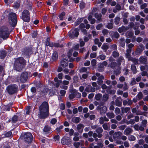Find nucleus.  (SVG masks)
<instances>
[{
    "label": "nucleus",
    "instance_id": "nucleus-1",
    "mask_svg": "<svg viewBox=\"0 0 148 148\" xmlns=\"http://www.w3.org/2000/svg\"><path fill=\"white\" fill-rule=\"evenodd\" d=\"M39 117L41 119L46 118L49 114V106L46 102H43L39 107Z\"/></svg>",
    "mask_w": 148,
    "mask_h": 148
},
{
    "label": "nucleus",
    "instance_id": "nucleus-12",
    "mask_svg": "<svg viewBox=\"0 0 148 148\" xmlns=\"http://www.w3.org/2000/svg\"><path fill=\"white\" fill-rule=\"evenodd\" d=\"M62 84H61L60 86V88H63L64 89L66 90L68 88V86H66L69 84V82L67 80H64L63 82L61 81Z\"/></svg>",
    "mask_w": 148,
    "mask_h": 148
},
{
    "label": "nucleus",
    "instance_id": "nucleus-41",
    "mask_svg": "<svg viewBox=\"0 0 148 148\" xmlns=\"http://www.w3.org/2000/svg\"><path fill=\"white\" fill-rule=\"evenodd\" d=\"M18 119V117L16 115L14 116L12 118V123H14L16 122Z\"/></svg>",
    "mask_w": 148,
    "mask_h": 148
},
{
    "label": "nucleus",
    "instance_id": "nucleus-7",
    "mask_svg": "<svg viewBox=\"0 0 148 148\" xmlns=\"http://www.w3.org/2000/svg\"><path fill=\"white\" fill-rule=\"evenodd\" d=\"M21 18L25 22H28L30 20L29 13L28 11L24 10L23 12Z\"/></svg>",
    "mask_w": 148,
    "mask_h": 148
},
{
    "label": "nucleus",
    "instance_id": "nucleus-18",
    "mask_svg": "<svg viewBox=\"0 0 148 148\" xmlns=\"http://www.w3.org/2000/svg\"><path fill=\"white\" fill-rule=\"evenodd\" d=\"M128 29V28L127 27H126L125 26H123L119 28L118 29V31L119 33H121L125 32Z\"/></svg>",
    "mask_w": 148,
    "mask_h": 148
},
{
    "label": "nucleus",
    "instance_id": "nucleus-45",
    "mask_svg": "<svg viewBox=\"0 0 148 148\" xmlns=\"http://www.w3.org/2000/svg\"><path fill=\"white\" fill-rule=\"evenodd\" d=\"M83 20V19L82 18H81L78 20L75 23V25H77L82 21Z\"/></svg>",
    "mask_w": 148,
    "mask_h": 148
},
{
    "label": "nucleus",
    "instance_id": "nucleus-28",
    "mask_svg": "<svg viewBox=\"0 0 148 148\" xmlns=\"http://www.w3.org/2000/svg\"><path fill=\"white\" fill-rule=\"evenodd\" d=\"M112 55L114 58H116L119 56V53L117 51H114L112 53Z\"/></svg>",
    "mask_w": 148,
    "mask_h": 148
},
{
    "label": "nucleus",
    "instance_id": "nucleus-32",
    "mask_svg": "<svg viewBox=\"0 0 148 148\" xmlns=\"http://www.w3.org/2000/svg\"><path fill=\"white\" fill-rule=\"evenodd\" d=\"M107 116L110 119L114 118V115L113 113H108L107 114Z\"/></svg>",
    "mask_w": 148,
    "mask_h": 148
},
{
    "label": "nucleus",
    "instance_id": "nucleus-27",
    "mask_svg": "<svg viewBox=\"0 0 148 148\" xmlns=\"http://www.w3.org/2000/svg\"><path fill=\"white\" fill-rule=\"evenodd\" d=\"M116 10L114 9L113 10V11L115 13L117 12V10H121V7L119 5H117L116 6Z\"/></svg>",
    "mask_w": 148,
    "mask_h": 148
},
{
    "label": "nucleus",
    "instance_id": "nucleus-60",
    "mask_svg": "<svg viewBox=\"0 0 148 148\" xmlns=\"http://www.w3.org/2000/svg\"><path fill=\"white\" fill-rule=\"evenodd\" d=\"M63 76V74L62 73H59L58 75V76L59 79H62Z\"/></svg>",
    "mask_w": 148,
    "mask_h": 148
},
{
    "label": "nucleus",
    "instance_id": "nucleus-23",
    "mask_svg": "<svg viewBox=\"0 0 148 148\" xmlns=\"http://www.w3.org/2000/svg\"><path fill=\"white\" fill-rule=\"evenodd\" d=\"M121 109L122 110V112L123 113H126L130 110V108L128 107L125 108H122Z\"/></svg>",
    "mask_w": 148,
    "mask_h": 148
},
{
    "label": "nucleus",
    "instance_id": "nucleus-34",
    "mask_svg": "<svg viewBox=\"0 0 148 148\" xmlns=\"http://www.w3.org/2000/svg\"><path fill=\"white\" fill-rule=\"evenodd\" d=\"M78 135V133H75L74 134V135L75 136L73 138V140L75 141H77L79 140V138L77 136V135Z\"/></svg>",
    "mask_w": 148,
    "mask_h": 148
},
{
    "label": "nucleus",
    "instance_id": "nucleus-64",
    "mask_svg": "<svg viewBox=\"0 0 148 148\" xmlns=\"http://www.w3.org/2000/svg\"><path fill=\"white\" fill-rule=\"evenodd\" d=\"M80 143H79L75 142L74 143L73 145H74V146L76 148H77L79 147V146L80 145Z\"/></svg>",
    "mask_w": 148,
    "mask_h": 148
},
{
    "label": "nucleus",
    "instance_id": "nucleus-9",
    "mask_svg": "<svg viewBox=\"0 0 148 148\" xmlns=\"http://www.w3.org/2000/svg\"><path fill=\"white\" fill-rule=\"evenodd\" d=\"M61 143L64 145L69 144L71 143V140L69 137H64L62 139Z\"/></svg>",
    "mask_w": 148,
    "mask_h": 148
},
{
    "label": "nucleus",
    "instance_id": "nucleus-57",
    "mask_svg": "<svg viewBox=\"0 0 148 148\" xmlns=\"http://www.w3.org/2000/svg\"><path fill=\"white\" fill-rule=\"evenodd\" d=\"M74 120L73 122L76 123H78L79 121V118L78 117H76L73 119Z\"/></svg>",
    "mask_w": 148,
    "mask_h": 148
},
{
    "label": "nucleus",
    "instance_id": "nucleus-58",
    "mask_svg": "<svg viewBox=\"0 0 148 148\" xmlns=\"http://www.w3.org/2000/svg\"><path fill=\"white\" fill-rule=\"evenodd\" d=\"M112 34H113V36L114 37H119V34L117 32H112Z\"/></svg>",
    "mask_w": 148,
    "mask_h": 148
},
{
    "label": "nucleus",
    "instance_id": "nucleus-43",
    "mask_svg": "<svg viewBox=\"0 0 148 148\" xmlns=\"http://www.w3.org/2000/svg\"><path fill=\"white\" fill-rule=\"evenodd\" d=\"M79 6L81 9H83L85 6V3L83 1L81 2L80 3Z\"/></svg>",
    "mask_w": 148,
    "mask_h": 148
},
{
    "label": "nucleus",
    "instance_id": "nucleus-33",
    "mask_svg": "<svg viewBox=\"0 0 148 148\" xmlns=\"http://www.w3.org/2000/svg\"><path fill=\"white\" fill-rule=\"evenodd\" d=\"M96 75L98 77V80H102L104 79L103 76L101 75L100 76V73H96Z\"/></svg>",
    "mask_w": 148,
    "mask_h": 148
},
{
    "label": "nucleus",
    "instance_id": "nucleus-40",
    "mask_svg": "<svg viewBox=\"0 0 148 148\" xmlns=\"http://www.w3.org/2000/svg\"><path fill=\"white\" fill-rule=\"evenodd\" d=\"M120 21V18L119 17H116L115 19L114 23L116 25L119 24Z\"/></svg>",
    "mask_w": 148,
    "mask_h": 148
},
{
    "label": "nucleus",
    "instance_id": "nucleus-11",
    "mask_svg": "<svg viewBox=\"0 0 148 148\" xmlns=\"http://www.w3.org/2000/svg\"><path fill=\"white\" fill-rule=\"evenodd\" d=\"M103 105V104L102 105H99L97 107V108L100 110V112L101 114L105 113L107 110L106 107Z\"/></svg>",
    "mask_w": 148,
    "mask_h": 148
},
{
    "label": "nucleus",
    "instance_id": "nucleus-50",
    "mask_svg": "<svg viewBox=\"0 0 148 148\" xmlns=\"http://www.w3.org/2000/svg\"><path fill=\"white\" fill-rule=\"evenodd\" d=\"M60 136L59 135L56 136L54 137V139L55 141H56L57 142H58L59 141Z\"/></svg>",
    "mask_w": 148,
    "mask_h": 148
},
{
    "label": "nucleus",
    "instance_id": "nucleus-22",
    "mask_svg": "<svg viewBox=\"0 0 148 148\" xmlns=\"http://www.w3.org/2000/svg\"><path fill=\"white\" fill-rule=\"evenodd\" d=\"M95 18L97 19V21L99 22L101 21V14H95Z\"/></svg>",
    "mask_w": 148,
    "mask_h": 148
},
{
    "label": "nucleus",
    "instance_id": "nucleus-13",
    "mask_svg": "<svg viewBox=\"0 0 148 148\" xmlns=\"http://www.w3.org/2000/svg\"><path fill=\"white\" fill-rule=\"evenodd\" d=\"M94 88L92 87L90 85L88 86L85 89V91L88 92H93L95 91Z\"/></svg>",
    "mask_w": 148,
    "mask_h": 148
},
{
    "label": "nucleus",
    "instance_id": "nucleus-31",
    "mask_svg": "<svg viewBox=\"0 0 148 148\" xmlns=\"http://www.w3.org/2000/svg\"><path fill=\"white\" fill-rule=\"evenodd\" d=\"M139 61L141 63H145L146 62V59L145 58L141 57L140 58Z\"/></svg>",
    "mask_w": 148,
    "mask_h": 148
},
{
    "label": "nucleus",
    "instance_id": "nucleus-14",
    "mask_svg": "<svg viewBox=\"0 0 148 148\" xmlns=\"http://www.w3.org/2000/svg\"><path fill=\"white\" fill-rule=\"evenodd\" d=\"M109 60L111 62L110 64H109V66L111 68H114L116 65V63L113 62L114 60V59L111 57L110 58Z\"/></svg>",
    "mask_w": 148,
    "mask_h": 148
},
{
    "label": "nucleus",
    "instance_id": "nucleus-56",
    "mask_svg": "<svg viewBox=\"0 0 148 148\" xmlns=\"http://www.w3.org/2000/svg\"><path fill=\"white\" fill-rule=\"evenodd\" d=\"M57 122V120L55 118H53L51 121V123L52 124H54Z\"/></svg>",
    "mask_w": 148,
    "mask_h": 148
},
{
    "label": "nucleus",
    "instance_id": "nucleus-53",
    "mask_svg": "<svg viewBox=\"0 0 148 148\" xmlns=\"http://www.w3.org/2000/svg\"><path fill=\"white\" fill-rule=\"evenodd\" d=\"M30 106H28L26 109V114H29L30 112Z\"/></svg>",
    "mask_w": 148,
    "mask_h": 148
},
{
    "label": "nucleus",
    "instance_id": "nucleus-36",
    "mask_svg": "<svg viewBox=\"0 0 148 148\" xmlns=\"http://www.w3.org/2000/svg\"><path fill=\"white\" fill-rule=\"evenodd\" d=\"M131 69L133 72L135 73L136 72V69L135 65L134 64L132 65L131 66Z\"/></svg>",
    "mask_w": 148,
    "mask_h": 148
},
{
    "label": "nucleus",
    "instance_id": "nucleus-49",
    "mask_svg": "<svg viewBox=\"0 0 148 148\" xmlns=\"http://www.w3.org/2000/svg\"><path fill=\"white\" fill-rule=\"evenodd\" d=\"M75 96V94L71 93L69 95V98L71 100L73 99Z\"/></svg>",
    "mask_w": 148,
    "mask_h": 148
},
{
    "label": "nucleus",
    "instance_id": "nucleus-25",
    "mask_svg": "<svg viewBox=\"0 0 148 148\" xmlns=\"http://www.w3.org/2000/svg\"><path fill=\"white\" fill-rule=\"evenodd\" d=\"M99 140L100 141V143H99L98 144V146H95L94 147V148H101L102 146H103V144H102V140L100 139Z\"/></svg>",
    "mask_w": 148,
    "mask_h": 148
},
{
    "label": "nucleus",
    "instance_id": "nucleus-29",
    "mask_svg": "<svg viewBox=\"0 0 148 148\" xmlns=\"http://www.w3.org/2000/svg\"><path fill=\"white\" fill-rule=\"evenodd\" d=\"M65 14L64 12H62L61 14H60L59 16V18L60 20H63Z\"/></svg>",
    "mask_w": 148,
    "mask_h": 148
},
{
    "label": "nucleus",
    "instance_id": "nucleus-35",
    "mask_svg": "<svg viewBox=\"0 0 148 148\" xmlns=\"http://www.w3.org/2000/svg\"><path fill=\"white\" fill-rule=\"evenodd\" d=\"M128 139L130 141H134L136 139V137L133 135H131L128 137Z\"/></svg>",
    "mask_w": 148,
    "mask_h": 148
},
{
    "label": "nucleus",
    "instance_id": "nucleus-48",
    "mask_svg": "<svg viewBox=\"0 0 148 148\" xmlns=\"http://www.w3.org/2000/svg\"><path fill=\"white\" fill-rule=\"evenodd\" d=\"M106 27L109 29H111L113 27L112 24V23H109L107 25Z\"/></svg>",
    "mask_w": 148,
    "mask_h": 148
},
{
    "label": "nucleus",
    "instance_id": "nucleus-46",
    "mask_svg": "<svg viewBox=\"0 0 148 148\" xmlns=\"http://www.w3.org/2000/svg\"><path fill=\"white\" fill-rule=\"evenodd\" d=\"M108 96L107 94H105L103 97V100L106 101L108 99Z\"/></svg>",
    "mask_w": 148,
    "mask_h": 148
},
{
    "label": "nucleus",
    "instance_id": "nucleus-24",
    "mask_svg": "<svg viewBox=\"0 0 148 148\" xmlns=\"http://www.w3.org/2000/svg\"><path fill=\"white\" fill-rule=\"evenodd\" d=\"M121 99L118 98L116 100L115 104L116 106H120L122 104V102L120 101Z\"/></svg>",
    "mask_w": 148,
    "mask_h": 148
},
{
    "label": "nucleus",
    "instance_id": "nucleus-63",
    "mask_svg": "<svg viewBox=\"0 0 148 148\" xmlns=\"http://www.w3.org/2000/svg\"><path fill=\"white\" fill-rule=\"evenodd\" d=\"M12 134V132H8L5 134V136L6 137H9Z\"/></svg>",
    "mask_w": 148,
    "mask_h": 148
},
{
    "label": "nucleus",
    "instance_id": "nucleus-52",
    "mask_svg": "<svg viewBox=\"0 0 148 148\" xmlns=\"http://www.w3.org/2000/svg\"><path fill=\"white\" fill-rule=\"evenodd\" d=\"M32 37H35L37 35V33L36 31H34L32 33Z\"/></svg>",
    "mask_w": 148,
    "mask_h": 148
},
{
    "label": "nucleus",
    "instance_id": "nucleus-6",
    "mask_svg": "<svg viewBox=\"0 0 148 148\" xmlns=\"http://www.w3.org/2000/svg\"><path fill=\"white\" fill-rule=\"evenodd\" d=\"M17 88V86L16 85H12L8 86L7 90L9 94H12L16 92Z\"/></svg>",
    "mask_w": 148,
    "mask_h": 148
},
{
    "label": "nucleus",
    "instance_id": "nucleus-51",
    "mask_svg": "<svg viewBox=\"0 0 148 148\" xmlns=\"http://www.w3.org/2000/svg\"><path fill=\"white\" fill-rule=\"evenodd\" d=\"M126 58L128 59L129 60H130L132 58L130 56V53H127L125 54Z\"/></svg>",
    "mask_w": 148,
    "mask_h": 148
},
{
    "label": "nucleus",
    "instance_id": "nucleus-61",
    "mask_svg": "<svg viewBox=\"0 0 148 148\" xmlns=\"http://www.w3.org/2000/svg\"><path fill=\"white\" fill-rule=\"evenodd\" d=\"M64 78L68 80H70L71 79V78L70 76L68 75H65L64 76Z\"/></svg>",
    "mask_w": 148,
    "mask_h": 148
},
{
    "label": "nucleus",
    "instance_id": "nucleus-54",
    "mask_svg": "<svg viewBox=\"0 0 148 148\" xmlns=\"http://www.w3.org/2000/svg\"><path fill=\"white\" fill-rule=\"evenodd\" d=\"M115 112L117 114H119L120 112V109L118 108H116L115 110Z\"/></svg>",
    "mask_w": 148,
    "mask_h": 148
},
{
    "label": "nucleus",
    "instance_id": "nucleus-47",
    "mask_svg": "<svg viewBox=\"0 0 148 148\" xmlns=\"http://www.w3.org/2000/svg\"><path fill=\"white\" fill-rule=\"evenodd\" d=\"M127 35L129 37H132L133 35V32L132 31L128 32L127 33Z\"/></svg>",
    "mask_w": 148,
    "mask_h": 148
},
{
    "label": "nucleus",
    "instance_id": "nucleus-15",
    "mask_svg": "<svg viewBox=\"0 0 148 148\" xmlns=\"http://www.w3.org/2000/svg\"><path fill=\"white\" fill-rule=\"evenodd\" d=\"M68 61L66 59H64L60 62V65L63 67L65 68L68 65Z\"/></svg>",
    "mask_w": 148,
    "mask_h": 148
},
{
    "label": "nucleus",
    "instance_id": "nucleus-21",
    "mask_svg": "<svg viewBox=\"0 0 148 148\" xmlns=\"http://www.w3.org/2000/svg\"><path fill=\"white\" fill-rule=\"evenodd\" d=\"M58 57V55L57 52L56 51H55L53 54L52 58L53 60H57Z\"/></svg>",
    "mask_w": 148,
    "mask_h": 148
},
{
    "label": "nucleus",
    "instance_id": "nucleus-38",
    "mask_svg": "<svg viewBox=\"0 0 148 148\" xmlns=\"http://www.w3.org/2000/svg\"><path fill=\"white\" fill-rule=\"evenodd\" d=\"M106 57L105 55H101L98 56V58L101 60H104Z\"/></svg>",
    "mask_w": 148,
    "mask_h": 148
},
{
    "label": "nucleus",
    "instance_id": "nucleus-42",
    "mask_svg": "<svg viewBox=\"0 0 148 148\" xmlns=\"http://www.w3.org/2000/svg\"><path fill=\"white\" fill-rule=\"evenodd\" d=\"M103 131V130L101 127L98 128L96 130V132L98 134L102 133Z\"/></svg>",
    "mask_w": 148,
    "mask_h": 148
},
{
    "label": "nucleus",
    "instance_id": "nucleus-62",
    "mask_svg": "<svg viewBox=\"0 0 148 148\" xmlns=\"http://www.w3.org/2000/svg\"><path fill=\"white\" fill-rule=\"evenodd\" d=\"M96 53H92L90 54V56L91 58H94L96 56Z\"/></svg>",
    "mask_w": 148,
    "mask_h": 148
},
{
    "label": "nucleus",
    "instance_id": "nucleus-39",
    "mask_svg": "<svg viewBox=\"0 0 148 148\" xmlns=\"http://www.w3.org/2000/svg\"><path fill=\"white\" fill-rule=\"evenodd\" d=\"M50 130V127L48 126H47L45 127L43 130L44 132H47L49 131Z\"/></svg>",
    "mask_w": 148,
    "mask_h": 148
},
{
    "label": "nucleus",
    "instance_id": "nucleus-44",
    "mask_svg": "<svg viewBox=\"0 0 148 148\" xmlns=\"http://www.w3.org/2000/svg\"><path fill=\"white\" fill-rule=\"evenodd\" d=\"M73 52V50L72 49H70L68 53V56L69 58H70V57L72 55V53Z\"/></svg>",
    "mask_w": 148,
    "mask_h": 148
},
{
    "label": "nucleus",
    "instance_id": "nucleus-2",
    "mask_svg": "<svg viewBox=\"0 0 148 148\" xmlns=\"http://www.w3.org/2000/svg\"><path fill=\"white\" fill-rule=\"evenodd\" d=\"M13 29V28L10 27L3 26L0 29V37H8Z\"/></svg>",
    "mask_w": 148,
    "mask_h": 148
},
{
    "label": "nucleus",
    "instance_id": "nucleus-5",
    "mask_svg": "<svg viewBox=\"0 0 148 148\" xmlns=\"http://www.w3.org/2000/svg\"><path fill=\"white\" fill-rule=\"evenodd\" d=\"M28 77V74L26 72L23 73L20 77H18L17 78V81L18 82H26Z\"/></svg>",
    "mask_w": 148,
    "mask_h": 148
},
{
    "label": "nucleus",
    "instance_id": "nucleus-19",
    "mask_svg": "<svg viewBox=\"0 0 148 148\" xmlns=\"http://www.w3.org/2000/svg\"><path fill=\"white\" fill-rule=\"evenodd\" d=\"M84 127V126L81 124H79L77 126V129L79 132H82Z\"/></svg>",
    "mask_w": 148,
    "mask_h": 148
},
{
    "label": "nucleus",
    "instance_id": "nucleus-17",
    "mask_svg": "<svg viewBox=\"0 0 148 148\" xmlns=\"http://www.w3.org/2000/svg\"><path fill=\"white\" fill-rule=\"evenodd\" d=\"M133 132L132 129L129 127L127 128L124 131V134H125L127 135H129Z\"/></svg>",
    "mask_w": 148,
    "mask_h": 148
},
{
    "label": "nucleus",
    "instance_id": "nucleus-10",
    "mask_svg": "<svg viewBox=\"0 0 148 148\" xmlns=\"http://www.w3.org/2000/svg\"><path fill=\"white\" fill-rule=\"evenodd\" d=\"M78 31L77 29H75L73 30L70 31L69 33V36L72 37H77L78 36Z\"/></svg>",
    "mask_w": 148,
    "mask_h": 148
},
{
    "label": "nucleus",
    "instance_id": "nucleus-37",
    "mask_svg": "<svg viewBox=\"0 0 148 148\" xmlns=\"http://www.w3.org/2000/svg\"><path fill=\"white\" fill-rule=\"evenodd\" d=\"M143 97V94L141 92H140L137 95V98L138 100H139L142 98Z\"/></svg>",
    "mask_w": 148,
    "mask_h": 148
},
{
    "label": "nucleus",
    "instance_id": "nucleus-30",
    "mask_svg": "<svg viewBox=\"0 0 148 148\" xmlns=\"http://www.w3.org/2000/svg\"><path fill=\"white\" fill-rule=\"evenodd\" d=\"M98 70L100 72H102L104 70V66L102 64H99Z\"/></svg>",
    "mask_w": 148,
    "mask_h": 148
},
{
    "label": "nucleus",
    "instance_id": "nucleus-8",
    "mask_svg": "<svg viewBox=\"0 0 148 148\" xmlns=\"http://www.w3.org/2000/svg\"><path fill=\"white\" fill-rule=\"evenodd\" d=\"M24 139L25 141L30 143L32 140V134L29 132L25 133L24 135Z\"/></svg>",
    "mask_w": 148,
    "mask_h": 148
},
{
    "label": "nucleus",
    "instance_id": "nucleus-4",
    "mask_svg": "<svg viewBox=\"0 0 148 148\" xmlns=\"http://www.w3.org/2000/svg\"><path fill=\"white\" fill-rule=\"evenodd\" d=\"M9 22L10 24L13 27H15L17 23L16 14L14 13H10L9 14Z\"/></svg>",
    "mask_w": 148,
    "mask_h": 148
},
{
    "label": "nucleus",
    "instance_id": "nucleus-26",
    "mask_svg": "<svg viewBox=\"0 0 148 148\" xmlns=\"http://www.w3.org/2000/svg\"><path fill=\"white\" fill-rule=\"evenodd\" d=\"M102 95L101 94H96L95 97V98L97 100H99L102 97Z\"/></svg>",
    "mask_w": 148,
    "mask_h": 148
},
{
    "label": "nucleus",
    "instance_id": "nucleus-3",
    "mask_svg": "<svg viewBox=\"0 0 148 148\" xmlns=\"http://www.w3.org/2000/svg\"><path fill=\"white\" fill-rule=\"evenodd\" d=\"M25 61L22 57H20L16 60L14 67L15 70L18 71H20L23 67Z\"/></svg>",
    "mask_w": 148,
    "mask_h": 148
},
{
    "label": "nucleus",
    "instance_id": "nucleus-55",
    "mask_svg": "<svg viewBox=\"0 0 148 148\" xmlns=\"http://www.w3.org/2000/svg\"><path fill=\"white\" fill-rule=\"evenodd\" d=\"M126 125H121L119 127V129L121 130H123L126 127Z\"/></svg>",
    "mask_w": 148,
    "mask_h": 148
},
{
    "label": "nucleus",
    "instance_id": "nucleus-16",
    "mask_svg": "<svg viewBox=\"0 0 148 148\" xmlns=\"http://www.w3.org/2000/svg\"><path fill=\"white\" fill-rule=\"evenodd\" d=\"M122 134L121 132H116L113 134V137L114 139L116 140L119 138Z\"/></svg>",
    "mask_w": 148,
    "mask_h": 148
},
{
    "label": "nucleus",
    "instance_id": "nucleus-20",
    "mask_svg": "<svg viewBox=\"0 0 148 148\" xmlns=\"http://www.w3.org/2000/svg\"><path fill=\"white\" fill-rule=\"evenodd\" d=\"M1 54L0 57L1 58L3 59L6 56L7 54V51H6L2 50L1 51Z\"/></svg>",
    "mask_w": 148,
    "mask_h": 148
},
{
    "label": "nucleus",
    "instance_id": "nucleus-59",
    "mask_svg": "<svg viewBox=\"0 0 148 148\" xmlns=\"http://www.w3.org/2000/svg\"><path fill=\"white\" fill-rule=\"evenodd\" d=\"M102 27L103 25L102 24H99L97 26L96 28L97 30H99Z\"/></svg>",
    "mask_w": 148,
    "mask_h": 148
}]
</instances>
